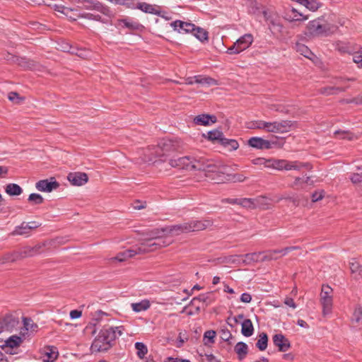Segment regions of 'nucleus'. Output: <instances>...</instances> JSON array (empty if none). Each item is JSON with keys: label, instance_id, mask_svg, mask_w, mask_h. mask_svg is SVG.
<instances>
[{"label": "nucleus", "instance_id": "obj_1", "mask_svg": "<svg viewBox=\"0 0 362 362\" xmlns=\"http://www.w3.org/2000/svg\"><path fill=\"white\" fill-rule=\"evenodd\" d=\"M124 330L123 326L101 329L92 341V351H108L115 345L116 339L123 334Z\"/></svg>", "mask_w": 362, "mask_h": 362}, {"label": "nucleus", "instance_id": "obj_2", "mask_svg": "<svg viewBox=\"0 0 362 362\" xmlns=\"http://www.w3.org/2000/svg\"><path fill=\"white\" fill-rule=\"evenodd\" d=\"M169 245V242L163 236L161 230H156L151 232V237L144 240L137 248L139 254L155 251Z\"/></svg>", "mask_w": 362, "mask_h": 362}, {"label": "nucleus", "instance_id": "obj_3", "mask_svg": "<svg viewBox=\"0 0 362 362\" xmlns=\"http://www.w3.org/2000/svg\"><path fill=\"white\" fill-rule=\"evenodd\" d=\"M309 33L315 37H327L334 33L337 27L328 23L325 16H322L310 21L307 25Z\"/></svg>", "mask_w": 362, "mask_h": 362}, {"label": "nucleus", "instance_id": "obj_4", "mask_svg": "<svg viewBox=\"0 0 362 362\" xmlns=\"http://www.w3.org/2000/svg\"><path fill=\"white\" fill-rule=\"evenodd\" d=\"M259 160H264V164L267 168H272L279 170H300L303 168L308 170L312 168V165L309 163H301L297 160L288 161L286 160H279V159H268L264 160V158H259Z\"/></svg>", "mask_w": 362, "mask_h": 362}, {"label": "nucleus", "instance_id": "obj_5", "mask_svg": "<svg viewBox=\"0 0 362 362\" xmlns=\"http://www.w3.org/2000/svg\"><path fill=\"white\" fill-rule=\"evenodd\" d=\"M191 170L206 172V176L210 177V173H223L222 168L214 163L213 160L205 158L192 157Z\"/></svg>", "mask_w": 362, "mask_h": 362}, {"label": "nucleus", "instance_id": "obj_6", "mask_svg": "<svg viewBox=\"0 0 362 362\" xmlns=\"http://www.w3.org/2000/svg\"><path fill=\"white\" fill-rule=\"evenodd\" d=\"M253 42V36L251 34H245L227 49L229 54H237L247 49Z\"/></svg>", "mask_w": 362, "mask_h": 362}, {"label": "nucleus", "instance_id": "obj_7", "mask_svg": "<svg viewBox=\"0 0 362 362\" xmlns=\"http://www.w3.org/2000/svg\"><path fill=\"white\" fill-rule=\"evenodd\" d=\"M296 125L294 122L291 120H281L273 122H267V132L272 133H286L290 132Z\"/></svg>", "mask_w": 362, "mask_h": 362}, {"label": "nucleus", "instance_id": "obj_8", "mask_svg": "<svg viewBox=\"0 0 362 362\" xmlns=\"http://www.w3.org/2000/svg\"><path fill=\"white\" fill-rule=\"evenodd\" d=\"M109 314L103 312L100 310L95 311L93 314H92V327L93 329L92 330V335H93L98 329L100 327L105 328L109 319Z\"/></svg>", "mask_w": 362, "mask_h": 362}, {"label": "nucleus", "instance_id": "obj_9", "mask_svg": "<svg viewBox=\"0 0 362 362\" xmlns=\"http://www.w3.org/2000/svg\"><path fill=\"white\" fill-rule=\"evenodd\" d=\"M264 18L269 25V28L274 33H282L284 26L281 23L278 16L275 14L269 12L268 11H263Z\"/></svg>", "mask_w": 362, "mask_h": 362}, {"label": "nucleus", "instance_id": "obj_10", "mask_svg": "<svg viewBox=\"0 0 362 362\" xmlns=\"http://www.w3.org/2000/svg\"><path fill=\"white\" fill-rule=\"evenodd\" d=\"M178 147V142L172 139H163L158 145L156 154L158 156H167L170 152L175 151Z\"/></svg>", "mask_w": 362, "mask_h": 362}, {"label": "nucleus", "instance_id": "obj_11", "mask_svg": "<svg viewBox=\"0 0 362 362\" xmlns=\"http://www.w3.org/2000/svg\"><path fill=\"white\" fill-rule=\"evenodd\" d=\"M332 288L328 285H322V291L320 293V300L321 303L323 307V312L329 313L330 312L332 306Z\"/></svg>", "mask_w": 362, "mask_h": 362}, {"label": "nucleus", "instance_id": "obj_12", "mask_svg": "<svg viewBox=\"0 0 362 362\" xmlns=\"http://www.w3.org/2000/svg\"><path fill=\"white\" fill-rule=\"evenodd\" d=\"M189 228V233L190 232H198L206 229L213 225V221L209 218L205 219H194L187 222Z\"/></svg>", "mask_w": 362, "mask_h": 362}, {"label": "nucleus", "instance_id": "obj_13", "mask_svg": "<svg viewBox=\"0 0 362 362\" xmlns=\"http://www.w3.org/2000/svg\"><path fill=\"white\" fill-rule=\"evenodd\" d=\"M59 187V183L55 180L54 177L49 180H41L36 182L35 187L38 191L45 192H51Z\"/></svg>", "mask_w": 362, "mask_h": 362}, {"label": "nucleus", "instance_id": "obj_14", "mask_svg": "<svg viewBox=\"0 0 362 362\" xmlns=\"http://www.w3.org/2000/svg\"><path fill=\"white\" fill-rule=\"evenodd\" d=\"M19 321L18 318L11 315H6L0 322V333L3 332H13L18 326Z\"/></svg>", "mask_w": 362, "mask_h": 362}, {"label": "nucleus", "instance_id": "obj_15", "mask_svg": "<svg viewBox=\"0 0 362 362\" xmlns=\"http://www.w3.org/2000/svg\"><path fill=\"white\" fill-rule=\"evenodd\" d=\"M4 58L6 61L10 62L11 63L18 64L19 66L25 69H31L34 68L35 66L34 62L33 61H30L26 58L14 56L10 53L5 54Z\"/></svg>", "mask_w": 362, "mask_h": 362}, {"label": "nucleus", "instance_id": "obj_16", "mask_svg": "<svg viewBox=\"0 0 362 362\" xmlns=\"http://www.w3.org/2000/svg\"><path fill=\"white\" fill-rule=\"evenodd\" d=\"M272 341L275 346L278 347L280 352L287 351L291 346V342L284 334H276L272 337Z\"/></svg>", "mask_w": 362, "mask_h": 362}, {"label": "nucleus", "instance_id": "obj_17", "mask_svg": "<svg viewBox=\"0 0 362 362\" xmlns=\"http://www.w3.org/2000/svg\"><path fill=\"white\" fill-rule=\"evenodd\" d=\"M247 144L250 146L257 149H270L273 147L274 142L264 139L261 137L254 136L251 137Z\"/></svg>", "mask_w": 362, "mask_h": 362}, {"label": "nucleus", "instance_id": "obj_18", "mask_svg": "<svg viewBox=\"0 0 362 362\" xmlns=\"http://www.w3.org/2000/svg\"><path fill=\"white\" fill-rule=\"evenodd\" d=\"M169 164L173 168L191 170L192 157L183 156L177 158L170 159Z\"/></svg>", "mask_w": 362, "mask_h": 362}, {"label": "nucleus", "instance_id": "obj_19", "mask_svg": "<svg viewBox=\"0 0 362 362\" xmlns=\"http://www.w3.org/2000/svg\"><path fill=\"white\" fill-rule=\"evenodd\" d=\"M189 226H188L187 222H185L183 223L176 224L163 228L161 230V232L163 233H169L171 235H179L181 233H189Z\"/></svg>", "mask_w": 362, "mask_h": 362}, {"label": "nucleus", "instance_id": "obj_20", "mask_svg": "<svg viewBox=\"0 0 362 362\" xmlns=\"http://www.w3.org/2000/svg\"><path fill=\"white\" fill-rule=\"evenodd\" d=\"M68 180L76 186H81L88 181V175L85 173H70L67 176Z\"/></svg>", "mask_w": 362, "mask_h": 362}, {"label": "nucleus", "instance_id": "obj_21", "mask_svg": "<svg viewBox=\"0 0 362 362\" xmlns=\"http://www.w3.org/2000/svg\"><path fill=\"white\" fill-rule=\"evenodd\" d=\"M217 118L214 115L201 114L194 118V122L197 125L209 126L216 123Z\"/></svg>", "mask_w": 362, "mask_h": 362}, {"label": "nucleus", "instance_id": "obj_22", "mask_svg": "<svg viewBox=\"0 0 362 362\" xmlns=\"http://www.w3.org/2000/svg\"><path fill=\"white\" fill-rule=\"evenodd\" d=\"M134 8H138L146 13L160 15L159 9L160 8V6L156 4H150L146 2H139Z\"/></svg>", "mask_w": 362, "mask_h": 362}, {"label": "nucleus", "instance_id": "obj_23", "mask_svg": "<svg viewBox=\"0 0 362 362\" xmlns=\"http://www.w3.org/2000/svg\"><path fill=\"white\" fill-rule=\"evenodd\" d=\"M139 254L137 246L136 245L134 248L125 250L124 251L119 252L115 257L114 259L118 262L126 261L128 258H131L136 255Z\"/></svg>", "mask_w": 362, "mask_h": 362}, {"label": "nucleus", "instance_id": "obj_24", "mask_svg": "<svg viewBox=\"0 0 362 362\" xmlns=\"http://www.w3.org/2000/svg\"><path fill=\"white\" fill-rule=\"evenodd\" d=\"M23 342V339L18 335H13L8 338L3 345L1 346L2 349H5L6 348H16L20 346V345Z\"/></svg>", "mask_w": 362, "mask_h": 362}, {"label": "nucleus", "instance_id": "obj_25", "mask_svg": "<svg viewBox=\"0 0 362 362\" xmlns=\"http://www.w3.org/2000/svg\"><path fill=\"white\" fill-rule=\"evenodd\" d=\"M284 18L289 21H303L308 19L307 16H304L301 13L297 11L296 9L292 8L286 13Z\"/></svg>", "mask_w": 362, "mask_h": 362}, {"label": "nucleus", "instance_id": "obj_26", "mask_svg": "<svg viewBox=\"0 0 362 362\" xmlns=\"http://www.w3.org/2000/svg\"><path fill=\"white\" fill-rule=\"evenodd\" d=\"M234 351L237 354L238 358L242 361L248 354V346L243 341H239L235 346Z\"/></svg>", "mask_w": 362, "mask_h": 362}, {"label": "nucleus", "instance_id": "obj_27", "mask_svg": "<svg viewBox=\"0 0 362 362\" xmlns=\"http://www.w3.org/2000/svg\"><path fill=\"white\" fill-rule=\"evenodd\" d=\"M118 26L122 28H128L130 30H138L139 28V23L134 21L129 18H122L117 21Z\"/></svg>", "mask_w": 362, "mask_h": 362}, {"label": "nucleus", "instance_id": "obj_28", "mask_svg": "<svg viewBox=\"0 0 362 362\" xmlns=\"http://www.w3.org/2000/svg\"><path fill=\"white\" fill-rule=\"evenodd\" d=\"M241 333L246 337H251L254 333V327L250 319H245L241 324Z\"/></svg>", "mask_w": 362, "mask_h": 362}, {"label": "nucleus", "instance_id": "obj_29", "mask_svg": "<svg viewBox=\"0 0 362 362\" xmlns=\"http://www.w3.org/2000/svg\"><path fill=\"white\" fill-rule=\"evenodd\" d=\"M349 87H336V86H326L320 89V93L322 95H335L339 92H344Z\"/></svg>", "mask_w": 362, "mask_h": 362}, {"label": "nucleus", "instance_id": "obj_30", "mask_svg": "<svg viewBox=\"0 0 362 362\" xmlns=\"http://www.w3.org/2000/svg\"><path fill=\"white\" fill-rule=\"evenodd\" d=\"M205 138H207L208 140L212 141L214 144H219L221 139H222L223 136V133L221 130L214 129L212 131H209L207 132V136L204 134Z\"/></svg>", "mask_w": 362, "mask_h": 362}, {"label": "nucleus", "instance_id": "obj_31", "mask_svg": "<svg viewBox=\"0 0 362 362\" xmlns=\"http://www.w3.org/2000/svg\"><path fill=\"white\" fill-rule=\"evenodd\" d=\"M219 144L229 151L237 150L239 147L238 141L235 139H227L224 137V136H223L222 139H221Z\"/></svg>", "mask_w": 362, "mask_h": 362}, {"label": "nucleus", "instance_id": "obj_32", "mask_svg": "<svg viewBox=\"0 0 362 362\" xmlns=\"http://www.w3.org/2000/svg\"><path fill=\"white\" fill-rule=\"evenodd\" d=\"M77 7L80 9V12L78 16L85 18H90L89 13H85L83 11V9L89 10L90 8V0H78Z\"/></svg>", "mask_w": 362, "mask_h": 362}, {"label": "nucleus", "instance_id": "obj_33", "mask_svg": "<svg viewBox=\"0 0 362 362\" xmlns=\"http://www.w3.org/2000/svg\"><path fill=\"white\" fill-rule=\"evenodd\" d=\"M268 345V335L265 332H262L259 335V339L256 343V347L259 351H264Z\"/></svg>", "mask_w": 362, "mask_h": 362}, {"label": "nucleus", "instance_id": "obj_34", "mask_svg": "<svg viewBox=\"0 0 362 362\" xmlns=\"http://www.w3.org/2000/svg\"><path fill=\"white\" fill-rule=\"evenodd\" d=\"M6 192L11 196H18L23 192L22 188L17 184L11 183L6 185Z\"/></svg>", "mask_w": 362, "mask_h": 362}, {"label": "nucleus", "instance_id": "obj_35", "mask_svg": "<svg viewBox=\"0 0 362 362\" xmlns=\"http://www.w3.org/2000/svg\"><path fill=\"white\" fill-rule=\"evenodd\" d=\"M262 255H264L261 259L262 262L276 260L279 258V250H269L262 252Z\"/></svg>", "mask_w": 362, "mask_h": 362}, {"label": "nucleus", "instance_id": "obj_36", "mask_svg": "<svg viewBox=\"0 0 362 362\" xmlns=\"http://www.w3.org/2000/svg\"><path fill=\"white\" fill-rule=\"evenodd\" d=\"M246 127L250 129H264L267 131V122L263 120L252 121L247 123Z\"/></svg>", "mask_w": 362, "mask_h": 362}, {"label": "nucleus", "instance_id": "obj_37", "mask_svg": "<svg viewBox=\"0 0 362 362\" xmlns=\"http://www.w3.org/2000/svg\"><path fill=\"white\" fill-rule=\"evenodd\" d=\"M261 255L262 252L245 254L242 256L245 257V259H243V263L245 264H250L252 262H257L259 260V257Z\"/></svg>", "mask_w": 362, "mask_h": 362}, {"label": "nucleus", "instance_id": "obj_38", "mask_svg": "<svg viewBox=\"0 0 362 362\" xmlns=\"http://www.w3.org/2000/svg\"><path fill=\"white\" fill-rule=\"evenodd\" d=\"M351 322L354 324L362 325V307L360 305L356 306L353 315L351 317Z\"/></svg>", "mask_w": 362, "mask_h": 362}, {"label": "nucleus", "instance_id": "obj_39", "mask_svg": "<svg viewBox=\"0 0 362 362\" xmlns=\"http://www.w3.org/2000/svg\"><path fill=\"white\" fill-rule=\"evenodd\" d=\"M192 35L201 42L207 41L209 38L208 32L204 28L197 26H196Z\"/></svg>", "mask_w": 362, "mask_h": 362}, {"label": "nucleus", "instance_id": "obj_40", "mask_svg": "<svg viewBox=\"0 0 362 362\" xmlns=\"http://www.w3.org/2000/svg\"><path fill=\"white\" fill-rule=\"evenodd\" d=\"M23 322L24 328L26 331L36 332L37 330V325L35 323L31 318L23 317Z\"/></svg>", "mask_w": 362, "mask_h": 362}, {"label": "nucleus", "instance_id": "obj_41", "mask_svg": "<svg viewBox=\"0 0 362 362\" xmlns=\"http://www.w3.org/2000/svg\"><path fill=\"white\" fill-rule=\"evenodd\" d=\"M150 307V303L147 300L139 303H132V308L134 312L139 313L147 310Z\"/></svg>", "mask_w": 362, "mask_h": 362}, {"label": "nucleus", "instance_id": "obj_42", "mask_svg": "<svg viewBox=\"0 0 362 362\" xmlns=\"http://www.w3.org/2000/svg\"><path fill=\"white\" fill-rule=\"evenodd\" d=\"M135 349L137 352L136 354L140 359L144 358L145 355L148 353L147 346L143 342H136L135 343Z\"/></svg>", "mask_w": 362, "mask_h": 362}, {"label": "nucleus", "instance_id": "obj_43", "mask_svg": "<svg viewBox=\"0 0 362 362\" xmlns=\"http://www.w3.org/2000/svg\"><path fill=\"white\" fill-rule=\"evenodd\" d=\"M33 249H31V247L26 246L24 247L19 250H17V255L19 259H22L28 257H33Z\"/></svg>", "mask_w": 362, "mask_h": 362}, {"label": "nucleus", "instance_id": "obj_44", "mask_svg": "<svg viewBox=\"0 0 362 362\" xmlns=\"http://www.w3.org/2000/svg\"><path fill=\"white\" fill-rule=\"evenodd\" d=\"M336 136H339L340 139H347L349 141L357 139V136L349 131L337 130L334 132Z\"/></svg>", "mask_w": 362, "mask_h": 362}, {"label": "nucleus", "instance_id": "obj_45", "mask_svg": "<svg viewBox=\"0 0 362 362\" xmlns=\"http://www.w3.org/2000/svg\"><path fill=\"white\" fill-rule=\"evenodd\" d=\"M216 332L214 330H207L204 334V344L207 345L208 344H214Z\"/></svg>", "mask_w": 362, "mask_h": 362}, {"label": "nucleus", "instance_id": "obj_46", "mask_svg": "<svg viewBox=\"0 0 362 362\" xmlns=\"http://www.w3.org/2000/svg\"><path fill=\"white\" fill-rule=\"evenodd\" d=\"M305 2L304 6L312 11H317L322 6V4L317 0H306Z\"/></svg>", "mask_w": 362, "mask_h": 362}, {"label": "nucleus", "instance_id": "obj_47", "mask_svg": "<svg viewBox=\"0 0 362 362\" xmlns=\"http://www.w3.org/2000/svg\"><path fill=\"white\" fill-rule=\"evenodd\" d=\"M30 230L27 229V227L24 226V222H23L21 226H16L15 230L12 232V235H28L30 233Z\"/></svg>", "mask_w": 362, "mask_h": 362}, {"label": "nucleus", "instance_id": "obj_48", "mask_svg": "<svg viewBox=\"0 0 362 362\" xmlns=\"http://www.w3.org/2000/svg\"><path fill=\"white\" fill-rule=\"evenodd\" d=\"M2 262L4 264L8 263V262H13L18 260V257L17 255V252L14 251L11 253L5 254L1 257Z\"/></svg>", "mask_w": 362, "mask_h": 362}, {"label": "nucleus", "instance_id": "obj_49", "mask_svg": "<svg viewBox=\"0 0 362 362\" xmlns=\"http://www.w3.org/2000/svg\"><path fill=\"white\" fill-rule=\"evenodd\" d=\"M221 338L222 340L227 342L228 344H232L230 339L233 338V336L228 329H222L221 330Z\"/></svg>", "mask_w": 362, "mask_h": 362}, {"label": "nucleus", "instance_id": "obj_50", "mask_svg": "<svg viewBox=\"0 0 362 362\" xmlns=\"http://www.w3.org/2000/svg\"><path fill=\"white\" fill-rule=\"evenodd\" d=\"M196 25L191 23L182 21L181 29V33H192L194 31Z\"/></svg>", "mask_w": 362, "mask_h": 362}, {"label": "nucleus", "instance_id": "obj_51", "mask_svg": "<svg viewBox=\"0 0 362 362\" xmlns=\"http://www.w3.org/2000/svg\"><path fill=\"white\" fill-rule=\"evenodd\" d=\"M336 49L341 53H349L351 54L353 49L349 46V45L339 42L336 45Z\"/></svg>", "mask_w": 362, "mask_h": 362}, {"label": "nucleus", "instance_id": "obj_52", "mask_svg": "<svg viewBox=\"0 0 362 362\" xmlns=\"http://www.w3.org/2000/svg\"><path fill=\"white\" fill-rule=\"evenodd\" d=\"M28 200L33 202L34 204H40L44 202L43 197L36 193H32L29 195Z\"/></svg>", "mask_w": 362, "mask_h": 362}, {"label": "nucleus", "instance_id": "obj_53", "mask_svg": "<svg viewBox=\"0 0 362 362\" xmlns=\"http://www.w3.org/2000/svg\"><path fill=\"white\" fill-rule=\"evenodd\" d=\"M297 50L302 55L307 58H310V54H312V52L309 49V48L304 45H297Z\"/></svg>", "mask_w": 362, "mask_h": 362}, {"label": "nucleus", "instance_id": "obj_54", "mask_svg": "<svg viewBox=\"0 0 362 362\" xmlns=\"http://www.w3.org/2000/svg\"><path fill=\"white\" fill-rule=\"evenodd\" d=\"M200 356L202 357V362H221L212 354H200Z\"/></svg>", "mask_w": 362, "mask_h": 362}, {"label": "nucleus", "instance_id": "obj_55", "mask_svg": "<svg viewBox=\"0 0 362 362\" xmlns=\"http://www.w3.org/2000/svg\"><path fill=\"white\" fill-rule=\"evenodd\" d=\"M49 351L46 354L48 358L51 360L52 361H54L56 360L59 356V353L57 351H55L56 348L54 346H49L47 348Z\"/></svg>", "mask_w": 362, "mask_h": 362}, {"label": "nucleus", "instance_id": "obj_56", "mask_svg": "<svg viewBox=\"0 0 362 362\" xmlns=\"http://www.w3.org/2000/svg\"><path fill=\"white\" fill-rule=\"evenodd\" d=\"M350 180L354 184H359L362 182V169L360 173H352Z\"/></svg>", "mask_w": 362, "mask_h": 362}, {"label": "nucleus", "instance_id": "obj_57", "mask_svg": "<svg viewBox=\"0 0 362 362\" xmlns=\"http://www.w3.org/2000/svg\"><path fill=\"white\" fill-rule=\"evenodd\" d=\"M350 269L352 273H359L361 272V266L360 264L356 261L355 259H352V261L349 263Z\"/></svg>", "mask_w": 362, "mask_h": 362}, {"label": "nucleus", "instance_id": "obj_58", "mask_svg": "<svg viewBox=\"0 0 362 362\" xmlns=\"http://www.w3.org/2000/svg\"><path fill=\"white\" fill-rule=\"evenodd\" d=\"M8 98L9 100L15 103H20L21 100H23V98H21L16 92H11L9 93L8 95Z\"/></svg>", "mask_w": 362, "mask_h": 362}, {"label": "nucleus", "instance_id": "obj_59", "mask_svg": "<svg viewBox=\"0 0 362 362\" xmlns=\"http://www.w3.org/2000/svg\"><path fill=\"white\" fill-rule=\"evenodd\" d=\"M340 102L341 103H346V104L355 103L356 105H360V104H362V97H361V98L356 97V98H354L352 99H342Z\"/></svg>", "mask_w": 362, "mask_h": 362}, {"label": "nucleus", "instance_id": "obj_60", "mask_svg": "<svg viewBox=\"0 0 362 362\" xmlns=\"http://www.w3.org/2000/svg\"><path fill=\"white\" fill-rule=\"evenodd\" d=\"M298 249H300V247H298V246L286 247H284V249L279 250V254H280L281 256H285L288 252H290L293 250H298Z\"/></svg>", "mask_w": 362, "mask_h": 362}, {"label": "nucleus", "instance_id": "obj_61", "mask_svg": "<svg viewBox=\"0 0 362 362\" xmlns=\"http://www.w3.org/2000/svg\"><path fill=\"white\" fill-rule=\"evenodd\" d=\"M182 25V21L176 20L170 23V26L173 28L174 30L177 31L181 33V28Z\"/></svg>", "mask_w": 362, "mask_h": 362}, {"label": "nucleus", "instance_id": "obj_62", "mask_svg": "<svg viewBox=\"0 0 362 362\" xmlns=\"http://www.w3.org/2000/svg\"><path fill=\"white\" fill-rule=\"evenodd\" d=\"M253 204L250 199L243 198L239 199L238 205H241L244 207H250V206Z\"/></svg>", "mask_w": 362, "mask_h": 362}, {"label": "nucleus", "instance_id": "obj_63", "mask_svg": "<svg viewBox=\"0 0 362 362\" xmlns=\"http://www.w3.org/2000/svg\"><path fill=\"white\" fill-rule=\"evenodd\" d=\"M24 226L27 227V229H29L30 230L33 229H35L40 226V223L36 222V221H30V222H24Z\"/></svg>", "mask_w": 362, "mask_h": 362}, {"label": "nucleus", "instance_id": "obj_64", "mask_svg": "<svg viewBox=\"0 0 362 362\" xmlns=\"http://www.w3.org/2000/svg\"><path fill=\"white\" fill-rule=\"evenodd\" d=\"M76 55L82 59H88L89 57L90 52L87 49H80L76 52Z\"/></svg>", "mask_w": 362, "mask_h": 362}]
</instances>
